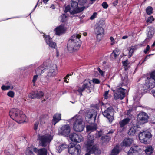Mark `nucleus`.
Returning a JSON list of instances; mask_svg holds the SVG:
<instances>
[{"label":"nucleus","mask_w":155,"mask_h":155,"mask_svg":"<svg viewBox=\"0 0 155 155\" xmlns=\"http://www.w3.org/2000/svg\"><path fill=\"white\" fill-rule=\"evenodd\" d=\"M135 50V49L134 48H131L130 49L129 51V56L130 57L132 56Z\"/></svg>","instance_id":"nucleus-52"},{"label":"nucleus","mask_w":155,"mask_h":155,"mask_svg":"<svg viewBox=\"0 0 155 155\" xmlns=\"http://www.w3.org/2000/svg\"><path fill=\"white\" fill-rule=\"evenodd\" d=\"M110 39L111 41V45H113L114 43V40L113 37H110Z\"/></svg>","instance_id":"nucleus-63"},{"label":"nucleus","mask_w":155,"mask_h":155,"mask_svg":"<svg viewBox=\"0 0 155 155\" xmlns=\"http://www.w3.org/2000/svg\"><path fill=\"white\" fill-rule=\"evenodd\" d=\"M103 134V132L101 130L99 131H97L96 132L95 136L96 137L98 138L100 137Z\"/></svg>","instance_id":"nucleus-43"},{"label":"nucleus","mask_w":155,"mask_h":155,"mask_svg":"<svg viewBox=\"0 0 155 155\" xmlns=\"http://www.w3.org/2000/svg\"><path fill=\"white\" fill-rule=\"evenodd\" d=\"M128 83V77L126 74H123L122 75V79L119 86H127Z\"/></svg>","instance_id":"nucleus-23"},{"label":"nucleus","mask_w":155,"mask_h":155,"mask_svg":"<svg viewBox=\"0 0 155 155\" xmlns=\"http://www.w3.org/2000/svg\"><path fill=\"white\" fill-rule=\"evenodd\" d=\"M78 134V137H76V142L79 143L81 142L83 140V137L80 134Z\"/></svg>","instance_id":"nucleus-39"},{"label":"nucleus","mask_w":155,"mask_h":155,"mask_svg":"<svg viewBox=\"0 0 155 155\" xmlns=\"http://www.w3.org/2000/svg\"><path fill=\"white\" fill-rule=\"evenodd\" d=\"M83 10L82 7L80 8L78 7V4L76 2L72 1L71 4V7L70 11V13L74 14L79 13Z\"/></svg>","instance_id":"nucleus-15"},{"label":"nucleus","mask_w":155,"mask_h":155,"mask_svg":"<svg viewBox=\"0 0 155 155\" xmlns=\"http://www.w3.org/2000/svg\"><path fill=\"white\" fill-rule=\"evenodd\" d=\"M32 150L34 152L37 153L38 155H47V150L45 148L38 149L35 148L32 146L28 147L27 149L26 152V155H34Z\"/></svg>","instance_id":"nucleus-6"},{"label":"nucleus","mask_w":155,"mask_h":155,"mask_svg":"<svg viewBox=\"0 0 155 155\" xmlns=\"http://www.w3.org/2000/svg\"><path fill=\"white\" fill-rule=\"evenodd\" d=\"M61 115L60 114H56L53 116V124L55 125L61 120Z\"/></svg>","instance_id":"nucleus-26"},{"label":"nucleus","mask_w":155,"mask_h":155,"mask_svg":"<svg viewBox=\"0 0 155 155\" xmlns=\"http://www.w3.org/2000/svg\"><path fill=\"white\" fill-rule=\"evenodd\" d=\"M143 92L142 91L139 90L138 91V92H137L136 94V97H140L142 95Z\"/></svg>","instance_id":"nucleus-49"},{"label":"nucleus","mask_w":155,"mask_h":155,"mask_svg":"<svg viewBox=\"0 0 155 155\" xmlns=\"http://www.w3.org/2000/svg\"><path fill=\"white\" fill-rule=\"evenodd\" d=\"M44 37L45 38L46 43L49 47L51 48H55L56 46V44L55 42L52 41V38L50 37L49 36L45 35H44Z\"/></svg>","instance_id":"nucleus-20"},{"label":"nucleus","mask_w":155,"mask_h":155,"mask_svg":"<svg viewBox=\"0 0 155 155\" xmlns=\"http://www.w3.org/2000/svg\"><path fill=\"white\" fill-rule=\"evenodd\" d=\"M68 146L67 145L64 143L59 146L58 148V151L60 153L65 149L67 148Z\"/></svg>","instance_id":"nucleus-34"},{"label":"nucleus","mask_w":155,"mask_h":155,"mask_svg":"<svg viewBox=\"0 0 155 155\" xmlns=\"http://www.w3.org/2000/svg\"><path fill=\"white\" fill-rule=\"evenodd\" d=\"M120 52L119 50L118 49H116L114 50L113 52L111 54L112 57H114V58H116L120 54Z\"/></svg>","instance_id":"nucleus-35"},{"label":"nucleus","mask_w":155,"mask_h":155,"mask_svg":"<svg viewBox=\"0 0 155 155\" xmlns=\"http://www.w3.org/2000/svg\"><path fill=\"white\" fill-rule=\"evenodd\" d=\"M132 111V110L129 109L127 111V112H126V114L128 116V117H127V118H130V120L131 118V117L132 116V115L131 114V112Z\"/></svg>","instance_id":"nucleus-42"},{"label":"nucleus","mask_w":155,"mask_h":155,"mask_svg":"<svg viewBox=\"0 0 155 155\" xmlns=\"http://www.w3.org/2000/svg\"><path fill=\"white\" fill-rule=\"evenodd\" d=\"M78 137V134L74 133L71 134L69 135L71 140L72 142H76V137Z\"/></svg>","instance_id":"nucleus-33"},{"label":"nucleus","mask_w":155,"mask_h":155,"mask_svg":"<svg viewBox=\"0 0 155 155\" xmlns=\"http://www.w3.org/2000/svg\"><path fill=\"white\" fill-rule=\"evenodd\" d=\"M94 137L93 135H88L87 137L86 146L87 152L91 154L96 153L98 148L95 146H93Z\"/></svg>","instance_id":"nucleus-4"},{"label":"nucleus","mask_w":155,"mask_h":155,"mask_svg":"<svg viewBox=\"0 0 155 155\" xmlns=\"http://www.w3.org/2000/svg\"><path fill=\"white\" fill-rule=\"evenodd\" d=\"M71 131V129L69 126L68 125H65L62 127L59 130V133L60 134L68 136Z\"/></svg>","instance_id":"nucleus-19"},{"label":"nucleus","mask_w":155,"mask_h":155,"mask_svg":"<svg viewBox=\"0 0 155 155\" xmlns=\"http://www.w3.org/2000/svg\"><path fill=\"white\" fill-rule=\"evenodd\" d=\"M57 73V70L56 65L51 67L48 71L47 75L46 78L48 81H51V78L54 77Z\"/></svg>","instance_id":"nucleus-16"},{"label":"nucleus","mask_w":155,"mask_h":155,"mask_svg":"<svg viewBox=\"0 0 155 155\" xmlns=\"http://www.w3.org/2000/svg\"><path fill=\"white\" fill-rule=\"evenodd\" d=\"M38 78V75H34L33 77V78L32 80V82L34 84L33 85L35 86V83L36 82V81L37 80V78Z\"/></svg>","instance_id":"nucleus-53"},{"label":"nucleus","mask_w":155,"mask_h":155,"mask_svg":"<svg viewBox=\"0 0 155 155\" xmlns=\"http://www.w3.org/2000/svg\"><path fill=\"white\" fill-rule=\"evenodd\" d=\"M97 16V13L95 12L93 13L92 15H91L90 17V19L91 20H93L94 18L96 17Z\"/></svg>","instance_id":"nucleus-59"},{"label":"nucleus","mask_w":155,"mask_h":155,"mask_svg":"<svg viewBox=\"0 0 155 155\" xmlns=\"http://www.w3.org/2000/svg\"><path fill=\"white\" fill-rule=\"evenodd\" d=\"M150 49V47L149 45H147L146 48L144 50V52L145 54H147V52L149 51Z\"/></svg>","instance_id":"nucleus-56"},{"label":"nucleus","mask_w":155,"mask_h":155,"mask_svg":"<svg viewBox=\"0 0 155 155\" xmlns=\"http://www.w3.org/2000/svg\"><path fill=\"white\" fill-rule=\"evenodd\" d=\"M36 92L35 94L36 95V98H40L42 97L44 94L43 92L41 91H36Z\"/></svg>","instance_id":"nucleus-38"},{"label":"nucleus","mask_w":155,"mask_h":155,"mask_svg":"<svg viewBox=\"0 0 155 155\" xmlns=\"http://www.w3.org/2000/svg\"><path fill=\"white\" fill-rule=\"evenodd\" d=\"M70 8H71L69 6H67L65 8V11L66 12H68V11L70 12Z\"/></svg>","instance_id":"nucleus-64"},{"label":"nucleus","mask_w":155,"mask_h":155,"mask_svg":"<svg viewBox=\"0 0 155 155\" xmlns=\"http://www.w3.org/2000/svg\"><path fill=\"white\" fill-rule=\"evenodd\" d=\"M119 152V146L118 145H117L112 150L110 155H117Z\"/></svg>","instance_id":"nucleus-29"},{"label":"nucleus","mask_w":155,"mask_h":155,"mask_svg":"<svg viewBox=\"0 0 155 155\" xmlns=\"http://www.w3.org/2000/svg\"><path fill=\"white\" fill-rule=\"evenodd\" d=\"M133 140L131 138L125 139L121 143V146L129 147L133 143Z\"/></svg>","instance_id":"nucleus-22"},{"label":"nucleus","mask_w":155,"mask_h":155,"mask_svg":"<svg viewBox=\"0 0 155 155\" xmlns=\"http://www.w3.org/2000/svg\"><path fill=\"white\" fill-rule=\"evenodd\" d=\"M41 124H45L46 122V120L44 116H42L39 117Z\"/></svg>","instance_id":"nucleus-44"},{"label":"nucleus","mask_w":155,"mask_h":155,"mask_svg":"<svg viewBox=\"0 0 155 155\" xmlns=\"http://www.w3.org/2000/svg\"><path fill=\"white\" fill-rule=\"evenodd\" d=\"M152 137L151 133L147 131L140 132L139 134V138L140 141L145 144H149L150 142V139Z\"/></svg>","instance_id":"nucleus-10"},{"label":"nucleus","mask_w":155,"mask_h":155,"mask_svg":"<svg viewBox=\"0 0 155 155\" xmlns=\"http://www.w3.org/2000/svg\"><path fill=\"white\" fill-rule=\"evenodd\" d=\"M97 128V126L95 124L88 125L86 127L87 130V132L93 131Z\"/></svg>","instance_id":"nucleus-32"},{"label":"nucleus","mask_w":155,"mask_h":155,"mask_svg":"<svg viewBox=\"0 0 155 155\" xmlns=\"http://www.w3.org/2000/svg\"><path fill=\"white\" fill-rule=\"evenodd\" d=\"M68 150L69 153L71 155H79L81 152V147L79 145L71 147Z\"/></svg>","instance_id":"nucleus-17"},{"label":"nucleus","mask_w":155,"mask_h":155,"mask_svg":"<svg viewBox=\"0 0 155 155\" xmlns=\"http://www.w3.org/2000/svg\"><path fill=\"white\" fill-rule=\"evenodd\" d=\"M66 29L64 25H61L55 29L56 34L58 35L64 33Z\"/></svg>","instance_id":"nucleus-24"},{"label":"nucleus","mask_w":155,"mask_h":155,"mask_svg":"<svg viewBox=\"0 0 155 155\" xmlns=\"http://www.w3.org/2000/svg\"><path fill=\"white\" fill-rule=\"evenodd\" d=\"M98 70L100 75L101 76H103L104 74V72L99 68H98Z\"/></svg>","instance_id":"nucleus-62"},{"label":"nucleus","mask_w":155,"mask_h":155,"mask_svg":"<svg viewBox=\"0 0 155 155\" xmlns=\"http://www.w3.org/2000/svg\"><path fill=\"white\" fill-rule=\"evenodd\" d=\"M91 81L89 79H85L83 85L82 87H79L77 90V92L79 93L78 94L81 96L82 95V92L84 90L86 89V91L88 93H90L91 90L93 89L94 85L91 84Z\"/></svg>","instance_id":"nucleus-7"},{"label":"nucleus","mask_w":155,"mask_h":155,"mask_svg":"<svg viewBox=\"0 0 155 155\" xmlns=\"http://www.w3.org/2000/svg\"><path fill=\"white\" fill-rule=\"evenodd\" d=\"M39 124V122L38 121H37L35 123L34 126V129L35 130H36L37 129Z\"/></svg>","instance_id":"nucleus-51"},{"label":"nucleus","mask_w":155,"mask_h":155,"mask_svg":"<svg viewBox=\"0 0 155 155\" xmlns=\"http://www.w3.org/2000/svg\"><path fill=\"white\" fill-rule=\"evenodd\" d=\"M69 75L68 74L65 77H64V81L66 82V83H68L69 82V79H68V81H67V79L68 78Z\"/></svg>","instance_id":"nucleus-60"},{"label":"nucleus","mask_w":155,"mask_h":155,"mask_svg":"<svg viewBox=\"0 0 155 155\" xmlns=\"http://www.w3.org/2000/svg\"><path fill=\"white\" fill-rule=\"evenodd\" d=\"M152 137L151 133L147 131L140 132L139 134V138L140 141L145 144H149L150 142V139Z\"/></svg>","instance_id":"nucleus-11"},{"label":"nucleus","mask_w":155,"mask_h":155,"mask_svg":"<svg viewBox=\"0 0 155 155\" xmlns=\"http://www.w3.org/2000/svg\"><path fill=\"white\" fill-rule=\"evenodd\" d=\"M92 81L93 83L97 84H99L100 82L99 80L98 79L96 78L93 79Z\"/></svg>","instance_id":"nucleus-57"},{"label":"nucleus","mask_w":155,"mask_h":155,"mask_svg":"<svg viewBox=\"0 0 155 155\" xmlns=\"http://www.w3.org/2000/svg\"><path fill=\"white\" fill-rule=\"evenodd\" d=\"M35 93H36V91L31 92L29 94V97L32 99L35 98L36 95Z\"/></svg>","instance_id":"nucleus-41"},{"label":"nucleus","mask_w":155,"mask_h":155,"mask_svg":"<svg viewBox=\"0 0 155 155\" xmlns=\"http://www.w3.org/2000/svg\"><path fill=\"white\" fill-rule=\"evenodd\" d=\"M128 155H140L138 152L135 153H128Z\"/></svg>","instance_id":"nucleus-58"},{"label":"nucleus","mask_w":155,"mask_h":155,"mask_svg":"<svg viewBox=\"0 0 155 155\" xmlns=\"http://www.w3.org/2000/svg\"><path fill=\"white\" fill-rule=\"evenodd\" d=\"M137 128V127L134 126H132L129 130L128 134L131 136L134 135L136 134Z\"/></svg>","instance_id":"nucleus-28"},{"label":"nucleus","mask_w":155,"mask_h":155,"mask_svg":"<svg viewBox=\"0 0 155 155\" xmlns=\"http://www.w3.org/2000/svg\"><path fill=\"white\" fill-rule=\"evenodd\" d=\"M10 86H9L2 85L1 87V89L3 90H6L9 89Z\"/></svg>","instance_id":"nucleus-50"},{"label":"nucleus","mask_w":155,"mask_h":155,"mask_svg":"<svg viewBox=\"0 0 155 155\" xmlns=\"http://www.w3.org/2000/svg\"><path fill=\"white\" fill-rule=\"evenodd\" d=\"M146 11L148 15H150L152 13L153 8L151 6H148L146 8Z\"/></svg>","instance_id":"nucleus-40"},{"label":"nucleus","mask_w":155,"mask_h":155,"mask_svg":"<svg viewBox=\"0 0 155 155\" xmlns=\"http://www.w3.org/2000/svg\"><path fill=\"white\" fill-rule=\"evenodd\" d=\"M154 19L152 16L149 17L146 21L147 23H151L154 20Z\"/></svg>","instance_id":"nucleus-46"},{"label":"nucleus","mask_w":155,"mask_h":155,"mask_svg":"<svg viewBox=\"0 0 155 155\" xmlns=\"http://www.w3.org/2000/svg\"><path fill=\"white\" fill-rule=\"evenodd\" d=\"M145 82L143 90L154 88L155 86V70L151 72L150 77L147 79Z\"/></svg>","instance_id":"nucleus-5"},{"label":"nucleus","mask_w":155,"mask_h":155,"mask_svg":"<svg viewBox=\"0 0 155 155\" xmlns=\"http://www.w3.org/2000/svg\"><path fill=\"white\" fill-rule=\"evenodd\" d=\"M81 34H76L73 35L69 40L67 44L68 50L70 52H73L78 50L80 47L81 41L80 40Z\"/></svg>","instance_id":"nucleus-1"},{"label":"nucleus","mask_w":155,"mask_h":155,"mask_svg":"<svg viewBox=\"0 0 155 155\" xmlns=\"http://www.w3.org/2000/svg\"><path fill=\"white\" fill-rule=\"evenodd\" d=\"M99 23V26L97 27L95 29V32L96 34L97 39L98 41H101L104 35V29L102 27L104 25V21L102 20H100Z\"/></svg>","instance_id":"nucleus-9"},{"label":"nucleus","mask_w":155,"mask_h":155,"mask_svg":"<svg viewBox=\"0 0 155 155\" xmlns=\"http://www.w3.org/2000/svg\"><path fill=\"white\" fill-rule=\"evenodd\" d=\"M7 95L11 97H13L14 96V93L12 91H10L8 92Z\"/></svg>","instance_id":"nucleus-54"},{"label":"nucleus","mask_w":155,"mask_h":155,"mask_svg":"<svg viewBox=\"0 0 155 155\" xmlns=\"http://www.w3.org/2000/svg\"><path fill=\"white\" fill-rule=\"evenodd\" d=\"M123 65L126 68H127L129 66V62L128 60H126L123 62Z\"/></svg>","instance_id":"nucleus-47"},{"label":"nucleus","mask_w":155,"mask_h":155,"mask_svg":"<svg viewBox=\"0 0 155 155\" xmlns=\"http://www.w3.org/2000/svg\"><path fill=\"white\" fill-rule=\"evenodd\" d=\"M140 149L139 147L135 145L133 146L128 151V153H135L138 152V150Z\"/></svg>","instance_id":"nucleus-30"},{"label":"nucleus","mask_w":155,"mask_h":155,"mask_svg":"<svg viewBox=\"0 0 155 155\" xmlns=\"http://www.w3.org/2000/svg\"><path fill=\"white\" fill-rule=\"evenodd\" d=\"M130 118H127L122 120L119 122L120 127H122L129 123L130 120Z\"/></svg>","instance_id":"nucleus-27"},{"label":"nucleus","mask_w":155,"mask_h":155,"mask_svg":"<svg viewBox=\"0 0 155 155\" xmlns=\"http://www.w3.org/2000/svg\"><path fill=\"white\" fill-rule=\"evenodd\" d=\"M111 139L110 135H106L102 136L101 138V140L103 142H104L105 141H109Z\"/></svg>","instance_id":"nucleus-37"},{"label":"nucleus","mask_w":155,"mask_h":155,"mask_svg":"<svg viewBox=\"0 0 155 155\" xmlns=\"http://www.w3.org/2000/svg\"><path fill=\"white\" fill-rule=\"evenodd\" d=\"M9 115L11 118L18 123L21 124L27 121L26 116L18 109H12L9 112Z\"/></svg>","instance_id":"nucleus-2"},{"label":"nucleus","mask_w":155,"mask_h":155,"mask_svg":"<svg viewBox=\"0 0 155 155\" xmlns=\"http://www.w3.org/2000/svg\"><path fill=\"white\" fill-rule=\"evenodd\" d=\"M125 88H123L121 87H119L117 89V90L113 91L115 94L114 99L117 100L120 99L121 100L123 99L125 97Z\"/></svg>","instance_id":"nucleus-13"},{"label":"nucleus","mask_w":155,"mask_h":155,"mask_svg":"<svg viewBox=\"0 0 155 155\" xmlns=\"http://www.w3.org/2000/svg\"><path fill=\"white\" fill-rule=\"evenodd\" d=\"M102 6L104 9H106L108 7V5L106 2H103L102 4Z\"/></svg>","instance_id":"nucleus-55"},{"label":"nucleus","mask_w":155,"mask_h":155,"mask_svg":"<svg viewBox=\"0 0 155 155\" xmlns=\"http://www.w3.org/2000/svg\"><path fill=\"white\" fill-rule=\"evenodd\" d=\"M109 91V90H108L105 92L104 94V95L105 99H107L110 97V96L108 94Z\"/></svg>","instance_id":"nucleus-45"},{"label":"nucleus","mask_w":155,"mask_h":155,"mask_svg":"<svg viewBox=\"0 0 155 155\" xmlns=\"http://www.w3.org/2000/svg\"><path fill=\"white\" fill-rule=\"evenodd\" d=\"M46 71V68L43 66H40L37 68L36 70V74L38 75H41Z\"/></svg>","instance_id":"nucleus-31"},{"label":"nucleus","mask_w":155,"mask_h":155,"mask_svg":"<svg viewBox=\"0 0 155 155\" xmlns=\"http://www.w3.org/2000/svg\"><path fill=\"white\" fill-rule=\"evenodd\" d=\"M148 116L144 112H141L137 116V123L139 124H143L147 122Z\"/></svg>","instance_id":"nucleus-14"},{"label":"nucleus","mask_w":155,"mask_h":155,"mask_svg":"<svg viewBox=\"0 0 155 155\" xmlns=\"http://www.w3.org/2000/svg\"><path fill=\"white\" fill-rule=\"evenodd\" d=\"M97 115V112L95 110H90L86 114L85 116V119L87 121H89L93 118L94 120L96 119Z\"/></svg>","instance_id":"nucleus-18"},{"label":"nucleus","mask_w":155,"mask_h":155,"mask_svg":"<svg viewBox=\"0 0 155 155\" xmlns=\"http://www.w3.org/2000/svg\"><path fill=\"white\" fill-rule=\"evenodd\" d=\"M114 110L112 108L109 107L106 109L102 114L104 116L107 118L110 122H112L114 119L113 115Z\"/></svg>","instance_id":"nucleus-12"},{"label":"nucleus","mask_w":155,"mask_h":155,"mask_svg":"<svg viewBox=\"0 0 155 155\" xmlns=\"http://www.w3.org/2000/svg\"><path fill=\"white\" fill-rule=\"evenodd\" d=\"M74 120L73 123V129L77 132H81L83 130L85 125L81 116L76 115L72 119Z\"/></svg>","instance_id":"nucleus-3"},{"label":"nucleus","mask_w":155,"mask_h":155,"mask_svg":"<svg viewBox=\"0 0 155 155\" xmlns=\"http://www.w3.org/2000/svg\"><path fill=\"white\" fill-rule=\"evenodd\" d=\"M68 19V16L65 14L62 15L59 18V20L61 22H64Z\"/></svg>","instance_id":"nucleus-36"},{"label":"nucleus","mask_w":155,"mask_h":155,"mask_svg":"<svg viewBox=\"0 0 155 155\" xmlns=\"http://www.w3.org/2000/svg\"><path fill=\"white\" fill-rule=\"evenodd\" d=\"M115 131L114 130L111 129L110 130V131L107 133V135H112V134L114 133Z\"/></svg>","instance_id":"nucleus-61"},{"label":"nucleus","mask_w":155,"mask_h":155,"mask_svg":"<svg viewBox=\"0 0 155 155\" xmlns=\"http://www.w3.org/2000/svg\"><path fill=\"white\" fill-rule=\"evenodd\" d=\"M148 31L147 35L146 38L145 39L144 41L146 43L148 42L152 37L154 34V31L153 28L151 27H148Z\"/></svg>","instance_id":"nucleus-21"},{"label":"nucleus","mask_w":155,"mask_h":155,"mask_svg":"<svg viewBox=\"0 0 155 155\" xmlns=\"http://www.w3.org/2000/svg\"><path fill=\"white\" fill-rule=\"evenodd\" d=\"M38 137L40 141V144L43 147H45L53 139V136L50 134L38 135Z\"/></svg>","instance_id":"nucleus-8"},{"label":"nucleus","mask_w":155,"mask_h":155,"mask_svg":"<svg viewBox=\"0 0 155 155\" xmlns=\"http://www.w3.org/2000/svg\"><path fill=\"white\" fill-rule=\"evenodd\" d=\"M144 151L147 155H150L153 152V149L151 146H147L145 147Z\"/></svg>","instance_id":"nucleus-25"},{"label":"nucleus","mask_w":155,"mask_h":155,"mask_svg":"<svg viewBox=\"0 0 155 155\" xmlns=\"http://www.w3.org/2000/svg\"><path fill=\"white\" fill-rule=\"evenodd\" d=\"M78 3L80 5H83L87 2V0H78Z\"/></svg>","instance_id":"nucleus-48"}]
</instances>
